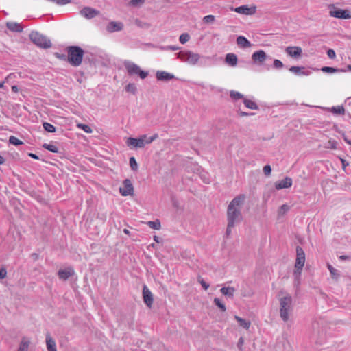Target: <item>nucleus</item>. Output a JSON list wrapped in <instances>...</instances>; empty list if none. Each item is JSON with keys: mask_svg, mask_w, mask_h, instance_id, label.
Wrapping results in <instances>:
<instances>
[{"mask_svg": "<svg viewBox=\"0 0 351 351\" xmlns=\"http://www.w3.org/2000/svg\"><path fill=\"white\" fill-rule=\"evenodd\" d=\"M245 200V195H239L229 204L227 209L226 235L229 236L235 225L242 221L241 207Z\"/></svg>", "mask_w": 351, "mask_h": 351, "instance_id": "obj_1", "label": "nucleus"}, {"mask_svg": "<svg viewBox=\"0 0 351 351\" xmlns=\"http://www.w3.org/2000/svg\"><path fill=\"white\" fill-rule=\"evenodd\" d=\"M68 62L73 66H80L83 60L84 51L78 46H70L67 47Z\"/></svg>", "mask_w": 351, "mask_h": 351, "instance_id": "obj_2", "label": "nucleus"}, {"mask_svg": "<svg viewBox=\"0 0 351 351\" xmlns=\"http://www.w3.org/2000/svg\"><path fill=\"white\" fill-rule=\"evenodd\" d=\"M292 311V298L287 295L280 299V316L284 322L289 319V314Z\"/></svg>", "mask_w": 351, "mask_h": 351, "instance_id": "obj_3", "label": "nucleus"}, {"mask_svg": "<svg viewBox=\"0 0 351 351\" xmlns=\"http://www.w3.org/2000/svg\"><path fill=\"white\" fill-rule=\"evenodd\" d=\"M29 38L39 48L47 49L51 47V40L46 36L41 34L37 31H32L29 34Z\"/></svg>", "mask_w": 351, "mask_h": 351, "instance_id": "obj_4", "label": "nucleus"}, {"mask_svg": "<svg viewBox=\"0 0 351 351\" xmlns=\"http://www.w3.org/2000/svg\"><path fill=\"white\" fill-rule=\"evenodd\" d=\"M329 15L331 17L339 19H351V10L338 8L335 4L328 5Z\"/></svg>", "mask_w": 351, "mask_h": 351, "instance_id": "obj_5", "label": "nucleus"}, {"mask_svg": "<svg viewBox=\"0 0 351 351\" xmlns=\"http://www.w3.org/2000/svg\"><path fill=\"white\" fill-rule=\"evenodd\" d=\"M178 56L181 61L193 65L197 64L200 58V56L198 53L191 51H180L178 53Z\"/></svg>", "mask_w": 351, "mask_h": 351, "instance_id": "obj_6", "label": "nucleus"}, {"mask_svg": "<svg viewBox=\"0 0 351 351\" xmlns=\"http://www.w3.org/2000/svg\"><path fill=\"white\" fill-rule=\"evenodd\" d=\"M297 257L295 263V274L300 275L302 267L305 263V254L302 247L298 246L296 247Z\"/></svg>", "mask_w": 351, "mask_h": 351, "instance_id": "obj_7", "label": "nucleus"}, {"mask_svg": "<svg viewBox=\"0 0 351 351\" xmlns=\"http://www.w3.org/2000/svg\"><path fill=\"white\" fill-rule=\"evenodd\" d=\"M157 134L148 138L146 135H143L138 138H133V147L136 148L143 147L146 144L151 143L154 139L157 138Z\"/></svg>", "mask_w": 351, "mask_h": 351, "instance_id": "obj_8", "label": "nucleus"}, {"mask_svg": "<svg viewBox=\"0 0 351 351\" xmlns=\"http://www.w3.org/2000/svg\"><path fill=\"white\" fill-rule=\"evenodd\" d=\"M143 301L147 307L149 308H152L154 302V297L152 293L146 285L143 286Z\"/></svg>", "mask_w": 351, "mask_h": 351, "instance_id": "obj_9", "label": "nucleus"}, {"mask_svg": "<svg viewBox=\"0 0 351 351\" xmlns=\"http://www.w3.org/2000/svg\"><path fill=\"white\" fill-rule=\"evenodd\" d=\"M80 14L88 19H91L99 15V11L90 7H84L80 10Z\"/></svg>", "mask_w": 351, "mask_h": 351, "instance_id": "obj_10", "label": "nucleus"}, {"mask_svg": "<svg viewBox=\"0 0 351 351\" xmlns=\"http://www.w3.org/2000/svg\"><path fill=\"white\" fill-rule=\"evenodd\" d=\"M234 11L239 14L251 15L256 12V7H248V5H242L237 7Z\"/></svg>", "mask_w": 351, "mask_h": 351, "instance_id": "obj_11", "label": "nucleus"}, {"mask_svg": "<svg viewBox=\"0 0 351 351\" xmlns=\"http://www.w3.org/2000/svg\"><path fill=\"white\" fill-rule=\"evenodd\" d=\"M292 185V180L289 177H286L285 179L275 184L276 189L280 190L282 189H287L291 187Z\"/></svg>", "mask_w": 351, "mask_h": 351, "instance_id": "obj_12", "label": "nucleus"}, {"mask_svg": "<svg viewBox=\"0 0 351 351\" xmlns=\"http://www.w3.org/2000/svg\"><path fill=\"white\" fill-rule=\"evenodd\" d=\"M119 191L123 196L132 194V182L129 179L124 181V186L119 188Z\"/></svg>", "mask_w": 351, "mask_h": 351, "instance_id": "obj_13", "label": "nucleus"}, {"mask_svg": "<svg viewBox=\"0 0 351 351\" xmlns=\"http://www.w3.org/2000/svg\"><path fill=\"white\" fill-rule=\"evenodd\" d=\"M266 53L263 50L255 51L252 56L253 61L258 63H263L266 60Z\"/></svg>", "mask_w": 351, "mask_h": 351, "instance_id": "obj_14", "label": "nucleus"}, {"mask_svg": "<svg viewBox=\"0 0 351 351\" xmlns=\"http://www.w3.org/2000/svg\"><path fill=\"white\" fill-rule=\"evenodd\" d=\"M285 51L289 56L295 58L300 56L302 52L300 47H287Z\"/></svg>", "mask_w": 351, "mask_h": 351, "instance_id": "obj_15", "label": "nucleus"}, {"mask_svg": "<svg viewBox=\"0 0 351 351\" xmlns=\"http://www.w3.org/2000/svg\"><path fill=\"white\" fill-rule=\"evenodd\" d=\"M123 25L120 22H114L112 21L108 23V25L106 26V30L108 32H118L122 29Z\"/></svg>", "mask_w": 351, "mask_h": 351, "instance_id": "obj_16", "label": "nucleus"}, {"mask_svg": "<svg viewBox=\"0 0 351 351\" xmlns=\"http://www.w3.org/2000/svg\"><path fill=\"white\" fill-rule=\"evenodd\" d=\"M73 274L74 270L71 267L66 268L65 269H60L58 273V277L62 280H66Z\"/></svg>", "mask_w": 351, "mask_h": 351, "instance_id": "obj_17", "label": "nucleus"}, {"mask_svg": "<svg viewBox=\"0 0 351 351\" xmlns=\"http://www.w3.org/2000/svg\"><path fill=\"white\" fill-rule=\"evenodd\" d=\"M46 345L47 351H57L56 341L49 334L46 335Z\"/></svg>", "mask_w": 351, "mask_h": 351, "instance_id": "obj_18", "label": "nucleus"}, {"mask_svg": "<svg viewBox=\"0 0 351 351\" xmlns=\"http://www.w3.org/2000/svg\"><path fill=\"white\" fill-rule=\"evenodd\" d=\"M226 62L231 66H235L237 64V56L234 53H228L225 59Z\"/></svg>", "mask_w": 351, "mask_h": 351, "instance_id": "obj_19", "label": "nucleus"}, {"mask_svg": "<svg viewBox=\"0 0 351 351\" xmlns=\"http://www.w3.org/2000/svg\"><path fill=\"white\" fill-rule=\"evenodd\" d=\"M6 27L8 28V29L14 32H21L23 31L22 25L15 22L7 23Z\"/></svg>", "mask_w": 351, "mask_h": 351, "instance_id": "obj_20", "label": "nucleus"}, {"mask_svg": "<svg viewBox=\"0 0 351 351\" xmlns=\"http://www.w3.org/2000/svg\"><path fill=\"white\" fill-rule=\"evenodd\" d=\"M174 77L173 75L166 71H158L156 73V78L158 80H170Z\"/></svg>", "mask_w": 351, "mask_h": 351, "instance_id": "obj_21", "label": "nucleus"}, {"mask_svg": "<svg viewBox=\"0 0 351 351\" xmlns=\"http://www.w3.org/2000/svg\"><path fill=\"white\" fill-rule=\"evenodd\" d=\"M234 319L239 322V325L243 328L248 330L251 326V322L249 320L244 319L237 315L234 316Z\"/></svg>", "mask_w": 351, "mask_h": 351, "instance_id": "obj_22", "label": "nucleus"}, {"mask_svg": "<svg viewBox=\"0 0 351 351\" xmlns=\"http://www.w3.org/2000/svg\"><path fill=\"white\" fill-rule=\"evenodd\" d=\"M237 43L239 47L243 48L249 47L251 46L250 43L247 40V39L241 36L237 38Z\"/></svg>", "mask_w": 351, "mask_h": 351, "instance_id": "obj_23", "label": "nucleus"}, {"mask_svg": "<svg viewBox=\"0 0 351 351\" xmlns=\"http://www.w3.org/2000/svg\"><path fill=\"white\" fill-rule=\"evenodd\" d=\"M220 291L226 296L232 297L234 294L235 289L232 287H224L221 289Z\"/></svg>", "mask_w": 351, "mask_h": 351, "instance_id": "obj_24", "label": "nucleus"}, {"mask_svg": "<svg viewBox=\"0 0 351 351\" xmlns=\"http://www.w3.org/2000/svg\"><path fill=\"white\" fill-rule=\"evenodd\" d=\"M133 74L138 75L141 79H145L148 73L144 71H142L139 66L137 65L133 64Z\"/></svg>", "mask_w": 351, "mask_h": 351, "instance_id": "obj_25", "label": "nucleus"}, {"mask_svg": "<svg viewBox=\"0 0 351 351\" xmlns=\"http://www.w3.org/2000/svg\"><path fill=\"white\" fill-rule=\"evenodd\" d=\"M330 111L335 114H344L345 108L343 106H333L330 108Z\"/></svg>", "mask_w": 351, "mask_h": 351, "instance_id": "obj_26", "label": "nucleus"}, {"mask_svg": "<svg viewBox=\"0 0 351 351\" xmlns=\"http://www.w3.org/2000/svg\"><path fill=\"white\" fill-rule=\"evenodd\" d=\"M243 103L245 104V106L247 108H250V109H252V110H256L258 109V106L257 104L252 100L251 99H245L243 100Z\"/></svg>", "mask_w": 351, "mask_h": 351, "instance_id": "obj_27", "label": "nucleus"}, {"mask_svg": "<svg viewBox=\"0 0 351 351\" xmlns=\"http://www.w3.org/2000/svg\"><path fill=\"white\" fill-rule=\"evenodd\" d=\"M29 341L25 339H23L20 343L19 347L17 351H28Z\"/></svg>", "mask_w": 351, "mask_h": 351, "instance_id": "obj_28", "label": "nucleus"}, {"mask_svg": "<svg viewBox=\"0 0 351 351\" xmlns=\"http://www.w3.org/2000/svg\"><path fill=\"white\" fill-rule=\"evenodd\" d=\"M304 67L293 66L289 68V71L295 75H306L303 71Z\"/></svg>", "mask_w": 351, "mask_h": 351, "instance_id": "obj_29", "label": "nucleus"}, {"mask_svg": "<svg viewBox=\"0 0 351 351\" xmlns=\"http://www.w3.org/2000/svg\"><path fill=\"white\" fill-rule=\"evenodd\" d=\"M147 224L149 228L154 230H160L161 228L160 221L158 219H156L154 221H148L147 222Z\"/></svg>", "mask_w": 351, "mask_h": 351, "instance_id": "obj_30", "label": "nucleus"}, {"mask_svg": "<svg viewBox=\"0 0 351 351\" xmlns=\"http://www.w3.org/2000/svg\"><path fill=\"white\" fill-rule=\"evenodd\" d=\"M43 125L45 130L48 132L53 133L56 131V127L49 123L44 122Z\"/></svg>", "mask_w": 351, "mask_h": 351, "instance_id": "obj_31", "label": "nucleus"}, {"mask_svg": "<svg viewBox=\"0 0 351 351\" xmlns=\"http://www.w3.org/2000/svg\"><path fill=\"white\" fill-rule=\"evenodd\" d=\"M43 147L53 153L58 152V147L56 145L45 143Z\"/></svg>", "mask_w": 351, "mask_h": 351, "instance_id": "obj_32", "label": "nucleus"}, {"mask_svg": "<svg viewBox=\"0 0 351 351\" xmlns=\"http://www.w3.org/2000/svg\"><path fill=\"white\" fill-rule=\"evenodd\" d=\"M9 143L14 145H20L23 143L21 140H19V138L14 136H10Z\"/></svg>", "mask_w": 351, "mask_h": 351, "instance_id": "obj_33", "label": "nucleus"}, {"mask_svg": "<svg viewBox=\"0 0 351 351\" xmlns=\"http://www.w3.org/2000/svg\"><path fill=\"white\" fill-rule=\"evenodd\" d=\"M214 303L217 306H218L221 309L222 312H225L226 311V306L221 302V300L219 298H215L214 299Z\"/></svg>", "mask_w": 351, "mask_h": 351, "instance_id": "obj_34", "label": "nucleus"}, {"mask_svg": "<svg viewBox=\"0 0 351 351\" xmlns=\"http://www.w3.org/2000/svg\"><path fill=\"white\" fill-rule=\"evenodd\" d=\"M77 128H80L82 129V130H84L86 133H88V134H90L92 132V129L90 128V127L88 125H86V124H83V123H78L77 125Z\"/></svg>", "mask_w": 351, "mask_h": 351, "instance_id": "obj_35", "label": "nucleus"}, {"mask_svg": "<svg viewBox=\"0 0 351 351\" xmlns=\"http://www.w3.org/2000/svg\"><path fill=\"white\" fill-rule=\"evenodd\" d=\"M325 147L327 149H337V142L334 140H329L328 141V143H326Z\"/></svg>", "mask_w": 351, "mask_h": 351, "instance_id": "obj_36", "label": "nucleus"}, {"mask_svg": "<svg viewBox=\"0 0 351 351\" xmlns=\"http://www.w3.org/2000/svg\"><path fill=\"white\" fill-rule=\"evenodd\" d=\"M215 20V17L213 15H207L203 18V21L207 24L213 23Z\"/></svg>", "mask_w": 351, "mask_h": 351, "instance_id": "obj_37", "label": "nucleus"}, {"mask_svg": "<svg viewBox=\"0 0 351 351\" xmlns=\"http://www.w3.org/2000/svg\"><path fill=\"white\" fill-rule=\"evenodd\" d=\"M230 97L232 99L237 100L243 98V96L240 93L232 90L230 92Z\"/></svg>", "mask_w": 351, "mask_h": 351, "instance_id": "obj_38", "label": "nucleus"}, {"mask_svg": "<svg viewBox=\"0 0 351 351\" xmlns=\"http://www.w3.org/2000/svg\"><path fill=\"white\" fill-rule=\"evenodd\" d=\"M49 1L55 3L59 5H64L68 3H71V0H48Z\"/></svg>", "mask_w": 351, "mask_h": 351, "instance_id": "obj_39", "label": "nucleus"}, {"mask_svg": "<svg viewBox=\"0 0 351 351\" xmlns=\"http://www.w3.org/2000/svg\"><path fill=\"white\" fill-rule=\"evenodd\" d=\"M189 38L190 36L188 34H182L180 35L179 40L182 44H184L185 43L189 41Z\"/></svg>", "mask_w": 351, "mask_h": 351, "instance_id": "obj_40", "label": "nucleus"}, {"mask_svg": "<svg viewBox=\"0 0 351 351\" xmlns=\"http://www.w3.org/2000/svg\"><path fill=\"white\" fill-rule=\"evenodd\" d=\"M328 268L332 277H336L338 276L337 271L334 267H332L330 265H328Z\"/></svg>", "mask_w": 351, "mask_h": 351, "instance_id": "obj_41", "label": "nucleus"}, {"mask_svg": "<svg viewBox=\"0 0 351 351\" xmlns=\"http://www.w3.org/2000/svg\"><path fill=\"white\" fill-rule=\"evenodd\" d=\"M322 71L323 72H326V73H335L337 71V69H335L332 67L324 66L322 69Z\"/></svg>", "mask_w": 351, "mask_h": 351, "instance_id": "obj_42", "label": "nucleus"}, {"mask_svg": "<svg viewBox=\"0 0 351 351\" xmlns=\"http://www.w3.org/2000/svg\"><path fill=\"white\" fill-rule=\"evenodd\" d=\"M289 210V206L286 204H283L281 206L280 210H279V214L284 215L285 213H287Z\"/></svg>", "mask_w": 351, "mask_h": 351, "instance_id": "obj_43", "label": "nucleus"}, {"mask_svg": "<svg viewBox=\"0 0 351 351\" xmlns=\"http://www.w3.org/2000/svg\"><path fill=\"white\" fill-rule=\"evenodd\" d=\"M271 171V166L269 165H265L263 167V172L266 176H269Z\"/></svg>", "mask_w": 351, "mask_h": 351, "instance_id": "obj_44", "label": "nucleus"}, {"mask_svg": "<svg viewBox=\"0 0 351 351\" xmlns=\"http://www.w3.org/2000/svg\"><path fill=\"white\" fill-rule=\"evenodd\" d=\"M274 66L276 69H281L283 66L282 62L279 60H274Z\"/></svg>", "mask_w": 351, "mask_h": 351, "instance_id": "obj_45", "label": "nucleus"}, {"mask_svg": "<svg viewBox=\"0 0 351 351\" xmlns=\"http://www.w3.org/2000/svg\"><path fill=\"white\" fill-rule=\"evenodd\" d=\"M327 55L330 59H334L336 57L335 52L333 49H328L327 51Z\"/></svg>", "mask_w": 351, "mask_h": 351, "instance_id": "obj_46", "label": "nucleus"}, {"mask_svg": "<svg viewBox=\"0 0 351 351\" xmlns=\"http://www.w3.org/2000/svg\"><path fill=\"white\" fill-rule=\"evenodd\" d=\"M199 282L205 290H207L209 287V285L207 284L202 278H199Z\"/></svg>", "mask_w": 351, "mask_h": 351, "instance_id": "obj_47", "label": "nucleus"}, {"mask_svg": "<svg viewBox=\"0 0 351 351\" xmlns=\"http://www.w3.org/2000/svg\"><path fill=\"white\" fill-rule=\"evenodd\" d=\"M7 271L5 268L2 267L0 269V279H3L6 277Z\"/></svg>", "mask_w": 351, "mask_h": 351, "instance_id": "obj_48", "label": "nucleus"}, {"mask_svg": "<svg viewBox=\"0 0 351 351\" xmlns=\"http://www.w3.org/2000/svg\"><path fill=\"white\" fill-rule=\"evenodd\" d=\"M145 3V0H133V6L134 5H141Z\"/></svg>", "mask_w": 351, "mask_h": 351, "instance_id": "obj_49", "label": "nucleus"}, {"mask_svg": "<svg viewBox=\"0 0 351 351\" xmlns=\"http://www.w3.org/2000/svg\"><path fill=\"white\" fill-rule=\"evenodd\" d=\"M244 343V339L243 337H240L237 343V346L240 350H242V346Z\"/></svg>", "mask_w": 351, "mask_h": 351, "instance_id": "obj_50", "label": "nucleus"}, {"mask_svg": "<svg viewBox=\"0 0 351 351\" xmlns=\"http://www.w3.org/2000/svg\"><path fill=\"white\" fill-rule=\"evenodd\" d=\"M126 69L130 75L132 74V65L129 64H126Z\"/></svg>", "mask_w": 351, "mask_h": 351, "instance_id": "obj_51", "label": "nucleus"}, {"mask_svg": "<svg viewBox=\"0 0 351 351\" xmlns=\"http://www.w3.org/2000/svg\"><path fill=\"white\" fill-rule=\"evenodd\" d=\"M29 156L32 158H34V159H36V160H38L39 158L38 156L35 154H33V153H29Z\"/></svg>", "mask_w": 351, "mask_h": 351, "instance_id": "obj_52", "label": "nucleus"}, {"mask_svg": "<svg viewBox=\"0 0 351 351\" xmlns=\"http://www.w3.org/2000/svg\"><path fill=\"white\" fill-rule=\"evenodd\" d=\"M137 167H138L137 162H136L134 158H133V170L136 169Z\"/></svg>", "mask_w": 351, "mask_h": 351, "instance_id": "obj_53", "label": "nucleus"}, {"mask_svg": "<svg viewBox=\"0 0 351 351\" xmlns=\"http://www.w3.org/2000/svg\"><path fill=\"white\" fill-rule=\"evenodd\" d=\"M127 144L128 146L132 145V136H130L127 139Z\"/></svg>", "mask_w": 351, "mask_h": 351, "instance_id": "obj_54", "label": "nucleus"}, {"mask_svg": "<svg viewBox=\"0 0 351 351\" xmlns=\"http://www.w3.org/2000/svg\"><path fill=\"white\" fill-rule=\"evenodd\" d=\"M18 87L16 86H12V90L14 93H17L18 92Z\"/></svg>", "mask_w": 351, "mask_h": 351, "instance_id": "obj_55", "label": "nucleus"}, {"mask_svg": "<svg viewBox=\"0 0 351 351\" xmlns=\"http://www.w3.org/2000/svg\"><path fill=\"white\" fill-rule=\"evenodd\" d=\"M239 115H240L241 117H245V116H248V115H249V114H248V113H247V112H239Z\"/></svg>", "mask_w": 351, "mask_h": 351, "instance_id": "obj_56", "label": "nucleus"}, {"mask_svg": "<svg viewBox=\"0 0 351 351\" xmlns=\"http://www.w3.org/2000/svg\"><path fill=\"white\" fill-rule=\"evenodd\" d=\"M5 158L2 156L0 155V165L3 164L5 162Z\"/></svg>", "mask_w": 351, "mask_h": 351, "instance_id": "obj_57", "label": "nucleus"}, {"mask_svg": "<svg viewBox=\"0 0 351 351\" xmlns=\"http://www.w3.org/2000/svg\"><path fill=\"white\" fill-rule=\"evenodd\" d=\"M132 88V85H131L130 84H128L126 86V87H125L126 90H127V91H128V92L130 90V88Z\"/></svg>", "mask_w": 351, "mask_h": 351, "instance_id": "obj_58", "label": "nucleus"}, {"mask_svg": "<svg viewBox=\"0 0 351 351\" xmlns=\"http://www.w3.org/2000/svg\"><path fill=\"white\" fill-rule=\"evenodd\" d=\"M154 240L156 242L158 243V242H159V237H158V236H154Z\"/></svg>", "mask_w": 351, "mask_h": 351, "instance_id": "obj_59", "label": "nucleus"}, {"mask_svg": "<svg viewBox=\"0 0 351 351\" xmlns=\"http://www.w3.org/2000/svg\"><path fill=\"white\" fill-rule=\"evenodd\" d=\"M340 258L342 259V260H345V259L347 258V256H341Z\"/></svg>", "mask_w": 351, "mask_h": 351, "instance_id": "obj_60", "label": "nucleus"}, {"mask_svg": "<svg viewBox=\"0 0 351 351\" xmlns=\"http://www.w3.org/2000/svg\"><path fill=\"white\" fill-rule=\"evenodd\" d=\"M129 165L132 167V157L129 158Z\"/></svg>", "mask_w": 351, "mask_h": 351, "instance_id": "obj_61", "label": "nucleus"}, {"mask_svg": "<svg viewBox=\"0 0 351 351\" xmlns=\"http://www.w3.org/2000/svg\"><path fill=\"white\" fill-rule=\"evenodd\" d=\"M341 162H342V164H343V169H345V167H346L345 160L341 159Z\"/></svg>", "mask_w": 351, "mask_h": 351, "instance_id": "obj_62", "label": "nucleus"}, {"mask_svg": "<svg viewBox=\"0 0 351 351\" xmlns=\"http://www.w3.org/2000/svg\"><path fill=\"white\" fill-rule=\"evenodd\" d=\"M123 232L125 233V234H129L130 232L128 229H124Z\"/></svg>", "mask_w": 351, "mask_h": 351, "instance_id": "obj_63", "label": "nucleus"}, {"mask_svg": "<svg viewBox=\"0 0 351 351\" xmlns=\"http://www.w3.org/2000/svg\"><path fill=\"white\" fill-rule=\"evenodd\" d=\"M347 68L349 71H351V65H348Z\"/></svg>", "mask_w": 351, "mask_h": 351, "instance_id": "obj_64", "label": "nucleus"}]
</instances>
